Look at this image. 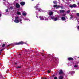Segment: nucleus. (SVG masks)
Returning <instances> with one entry per match:
<instances>
[{
  "label": "nucleus",
  "mask_w": 79,
  "mask_h": 79,
  "mask_svg": "<svg viewBox=\"0 0 79 79\" xmlns=\"http://www.w3.org/2000/svg\"><path fill=\"white\" fill-rule=\"evenodd\" d=\"M39 18L41 20H45V21H47L48 20V17H43L42 16H40L39 17Z\"/></svg>",
  "instance_id": "nucleus-1"
},
{
  "label": "nucleus",
  "mask_w": 79,
  "mask_h": 79,
  "mask_svg": "<svg viewBox=\"0 0 79 79\" xmlns=\"http://www.w3.org/2000/svg\"><path fill=\"white\" fill-rule=\"evenodd\" d=\"M51 18L52 20H53L54 21H57L58 20V18L55 17H51Z\"/></svg>",
  "instance_id": "nucleus-2"
},
{
  "label": "nucleus",
  "mask_w": 79,
  "mask_h": 79,
  "mask_svg": "<svg viewBox=\"0 0 79 79\" xmlns=\"http://www.w3.org/2000/svg\"><path fill=\"white\" fill-rule=\"evenodd\" d=\"M24 44V42H23L21 41L19 43H15L14 44L16 45H21V44Z\"/></svg>",
  "instance_id": "nucleus-3"
},
{
  "label": "nucleus",
  "mask_w": 79,
  "mask_h": 79,
  "mask_svg": "<svg viewBox=\"0 0 79 79\" xmlns=\"http://www.w3.org/2000/svg\"><path fill=\"white\" fill-rule=\"evenodd\" d=\"M38 5H37L36 6H35V8H36V10H38L40 12L42 11V10L40 8H38Z\"/></svg>",
  "instance_id": "nucleus-4"
},
{
  "label": "nucleus",
  "mask_w": 79,
  "mask_h": 79,
  "mask_svg": "<svg viewBox=\"0 0 79 79\" xmlns=\"http://www.w3.org/2000/svg\"><path fill=\"white\" fill-rule=\"evenodd\" d=\"M53 7L54 8H56V9H58V8H60V6H57V5H54Z\"/></svg>",
  "instance_id": "nucleus-5"
},
{
  "label": "nucleus",
  "mask_w": 79,
  "mask_h": 79,
  "mask_svg": "<svg viewBox=\"0 0 79 79\" xmlns=\"http://www.w3.org/2000/svg\"><path fill=\"white\" fill-rule=\"evenodd\" d=\"M48 13L49 15H52L53 14V12L49 11V12H48Z\"/></svg>",
  "instance_id": "nucleus-6"
},
{
  "label": "nucleus",
  "mask_w": 79,
  "mask_h": 79,
  "mask_svg": "<svg viewBox=\"0 0 79 79\" xmlns=\"http://www.w3.org/2000/svg\"><path fill=\"white\" fill-rule=\"evenodd\" d=\"M15 7L17 8H19V7H20V6H19V4L17 3L16 4Z\"/></svg>",
  "instance_id": "nucleus-7"
},
{
  "label": "nucleus",
  "mask_w": 79,
  "mask_h": 79,
  "mask_svg": "<svg viewBox=\"0 0 79 79\" xmlns=\"http://www.w3.org/2000/svg\"><path fill=\"white\" fill-rule=\"evenodd\" d=\"M69 6L71 8H73V7H76V4H73L72 5H70Z\"/></svg>",
  "instance_id": "nucleus-8"
},
{
  "label": "nucleus",
  "mask_w": 79,
  "mask_h": 79,
  "mask_svg": "<svg viewBox=\"0 0 79 79\" xmlns=\"http://www.w3.org/2000/svg\"><path fill=\"white\" fill-rule=\"evenodd\" d=\"M25 2H20V4L23 6L24 5H25Z\"/></svg>",
  "instance_id": "nucleus-9"
},
{
  "label": "nucleus",
  "mask_w": 79,
  "mask_h": 79,
  "mask_svg": "<svg viewBox=\"0 0 79 79\" xmlns=\"http://www.w3.org/2000/svg\"><path fill=\"white\" fill-rule=\"evenodd\" d=\"M14 22L15 23H19V21L18 20H16L15 19L14 20Z\"/></svg>",
  "instance_id": "nucleus-10"
},
{
  "label": "nucleus",
  "mask_w": 79,
  "mask_h": 79,
  "mask_svg": "<svg viewBox=\"0 0 79 79\" xmlns=\"http://www.w3.org/2000/svg\"><path fill=\"white\" fill-rule=\"evenodd\" d=\"M63 77H64L63 76H60L59 77V79H63Z\"/></svg>",
  "instance_id": "nucleus-11"
},
{
  "label": "nucleus",
  "mask_w": 79,
  "mask_h": 79,
  "mask_svg": "<svg viewBox=\"0 0 79 79\" xmlns=\"http://www.w3.org/2000/svg\"><path fill=\"white\" fill-rule=\"evenodd\" d=\"M60 72H59V74H62L63 73V70H60Z\"/></svg>",
  "instance_id": "nucleus-12"
},
{
  "label": "nucleus",
  "mask_w": 79,
  "mask_h": 79,
  "mask_svg": "<svg viewBox=\"0 0 79 79\" xmlns=\"http://www.w3.org/2000/svg\"><path fill=\"white\" fill-rule=\"evenodd\" d=\"M65 19H66V18H65L64 17H61V19L63 21H64V20H65Z\"/></svg>",
  "instance_id": "nucleus-13"
},
{
  "label": "nucleus",
  "mask_w": 79,
  "mask_h": 79,
  "mask_svg": "<svg viewBox=\"0 0 79 79\" xmlns=\"http://www.w3.org/2000/svg\"><path fill=\"white\" fill-rule=\"evenodd\" d=\"M60 12L61 13H64V10H60Z\"/></svg>",
  "instance_id": "nucleus-14"
},
{
  "label": "nucleus",
  "mask_w": 79,
  "mask_h": 79,
  "mask_svg": "<svg viewBox=\"0 0 79 79\" xmlns=\"http://www.w3.org/2000/svg\"><path fill=\"white\" fill-rule=\"evenodd\" d=\"M68 60H73V58L72 57H69L68 58Z\"/></svg>",
  "instance_id": "nucleus-15"
},
{
  "label": "nucleus",
  "mask_w": 79,
  "mask_h": 79,
  "mask_svg": "<svg viewBox=\"0 0 79 79\" xmlns=\"http://www.w3.org/2000/svg\"><path fill=\"white\" fill-rule=\"evenodd\" d=\"M17 15H21V13L19 12H17Z\"/></svg>",
  "instance_id": "nucleus-16"
},
{
  "label": "nucleus",
  "mask_w": 79,
  "mask_h": 79,
  "mask_svg": "<svg viewBox=\"0 0 79 79\" xmlns=\"http://www.w3.org/2000/svg\"><path fill=\"white\" fill-rule=\"evenodd\" d=\"M15 19H16L17 20H18L19 19V17L18 16L15 17Z\"/></svg>",
  "instance_id": "nucleus-17"
},
{
  "label": "nucleus",
  "mask_w": 79,
  "mask_h": 79,
  "mask_svg": "<svg viewBox=\"0 0 79 79\" xmlns=\"http://www.w3.org/2000/svg\"><path fill=\"white\" fill-rule=\"evenodd\" d=\"M22 13L23 16H26V14H27V13H25L24 12H23Z\"/></svg>",
  "instance_id": "nucleus-18"
},
{
  "label": "nucleus",
  "mask_w": 79,
  "mask_h": 79,
  "mask_svg": "<svg viewBox=\"0 0 79 79\" xmlns=\"http://www.w3.org/2000/svg\"><path fill=\"white\" fill-rule=\"evenodd\" d=\"M74 67L75 68H77V67H78V65H77V64H75V65H74Z\"/></svg>",
  "instance_id": "nucleus-19"
},
{
  "label": "nucleus",
  "mask_w": 79,
  "mask_h": 79,
  "mask_svg": "<svg viewBox=\"0 0 79 79\" xmlns=\"http://www.w3.org/2000/svg\"><path fill=\"white\" fill-rule=\"evenodd\" d=\"M53 3L55 4H56V3H57V2H56V1H53Z\"/></svg>",
  "instance_id": "nucleus-20"
},
{
  "label": "nucleus",
  "mask_w": 79,
  "mask_h": 79,
  "mask_svg": "<svg viewBox=\"0 0 79 79\" xmlns=\"http://www.w3.org/2000/svg\"><path fill=\"white\" fill-rule=\"evenodd\" d=\"M19 22H20L21 23H22V19H20L19 20Z\"/></svg>",
  "instance_id": "nucleus-21"
},
{
  "label": "nucleus",
  "mask_w": 79,
  "mask_h": 79,
  "mask_svg": "<svg viewBox=\"0 0 79 79\" xmlns=\"http://www.w3.org/2000/svg\"><path fill=\"white\" fill-rule=\"evenodd\" d=\"M73 18V16H71V17L70 18V20H71V19H72Z\"/></svg>",
  "instance_id": "nucleus-22"
},
{
  "label": "nucleus",
  "mask_w": 79,
  "mask_h": 79,
  "mask_svg": "<svg viewBox=\"0 0 79 79\" xmlns=\"http://www.w3.org/2000/svg\"><path fill=\"white\" fill-rule=\"evenodd\" d=\"M5 45V44H3V45H2V47H4Z\"/></svg>",
  "instance_id": "nucleus-23"
},
{
  "label": "nucleus",
  "mask_w": 79,
  "mask_h": 79,
  "mask_svg": "<svg viewBox=\"0 0 79 79\" xmlns=\"http://www.w3.org/2000/svg\"><path fill=\"white\" fill-rule=\"evenodd\" d=\"M76 15L77 16H78V17H79V13H77L76 14Z\"/></svg>",
  "instance_id": "nucleus-24"
},
{
  "label": "nucleus",
  "mask_w": 79,
  "mask_h": 79,
  "mask_svg": "<svg viewBox=\"0 0 79 79\" xmlns=\"http://www.w3.org/2000/svg\"><path fill=\"white\" fill-rule=\"evenodd\" d=\"M75 72L74 71L72 72L71 73L72 74H74Z\"/></svg>",
  "instance_id": "nucleus-25"
},
{
  "label": "nucleus",
  "mask_w": 79,
  "mask_h": 79,
  "mask_svg": "<svg viewBox=\"0 0 79 79\" xmlns=\"http://www.w3.org/2000/svg\"><path fill=\"white\" fill-rule=\"evenodd\" d=\"M70 11L69 10H68V11H67V13H69Z\"/></svg>",
  "instance_id": "nucleus-26"
},
{
  "label": "nucleus",
  "mask_w": 79,
  "mask_h": 79,
  "mask_svg": "<svg viewBox=\"0 0 79 79\" xmlns=\"http://www.w3.org/2000/svg\"><path fill=\"white\" fill-rule=\"evenodd\" d=\"M50 70H48V73H50Z\"/></svg>",
  "instance_id": "nucleus-27"
},
{
  "label": "nucleus",
  "mask_w": 79,
  "mask_h": 79,
  "mask_svg": "<svg viewBox=\"0 0 79 79\" xmlns=\"http://www.w3.org/2000/svg\"><path fill=\"white\" fill-rule=\"evenodd\" d=\"M10 10H12V9H13V7H10Z\"/></svg>",
  "instance_id": "nucleus-28"
},
{
  "label": "nucleus",
  "mask_w": 79,
  "mask_h": 79,
  "mask_svg": "<svg viewBox=\"0 0 79 79\" xmlns=\"http://www.w3.org/2000/svg\"><path fill=\"white\" fill-rule=\"evenodd\" d=\"M8 9H6V12H8Z\"/></svg>",
  "instance_id": "nucleus-29"
},
{
  "label": "nucleus",
  "mask_w": 79,
  "mask_h": 79,
  "mask_svg": "<svg viewBox=\"0 0 79 79\" xmlns=\"http://www.w3.org/2000/svg\"><path fill=\"white\" fill-rule=\"evenodd\" d=\"M10 45H11V44L8 45H7V47H9V46H10Z\"/></svg>",
  "instance_id": "nucleus-30"
},
{
  "label": "nucleus",
  "mask_w": 79,
  "mask_h": 79,
  "mask_svg": "<svg viewBox=\"0 0 79 79\" xmlns=\"http://www.w3.org/2000/svg\"><path fill=\"white\" fill-rule=\"evenodd\" d=\"M54 79H57V77H54Z\"/></svg>",
  "instance_id": "nucleus-31"
},
{
  "label": "nucleus",
  "mask_w": 79,
  "mask_h": 79,
  "mask_svg": "<svg viewBox=\"0 0 79 79\" xmlns=\"http://www.w3.org/2000/svg\"><path fill=\"white\" fill-rule=\"evenodd\" d=\"M77 29H79V26H77Z\"/></svg>",
  "instance_id": "nucleus-32"
},
{
  "label": "nucleus",
  "mask_w": 79,
  "mask_h": 79,
  "mask_svg": "<svg viewBox=\"0 0 79 79\" xmlns=\"http://www.w3.org/2000/svg\"><path fill=\"white\" fill-rule=\"evenodd\" d=\"M60 8H61L62 9H63V6H61L60 7Z\"/></svg>",
  "instance_id": "nucleus-33"
},
{
  "label": "nucleus",
  "mask_w": 79,
  "mask_h": 79,
  "mask_svg": "<svg viewBox=\"0 0 79 79\" xmlns=\"http://www.w3.org/2000/svg\"><path fill=\"white\" fill-rule=\"evenodd\" d=\"M17 68H21V67H17Z\"/></svg>",
  "instance_id": "nucleus-34"
},
{
  "label": "nucleus",
  "mask_w": 79,
  "mask_h": 79,
  "mask_svg": "<svg viewBox=\"0 0 79 79\" xmlns=\"http://www.w3.org/2000/svg\"><path fill=\"white\" fill-rule=\"evenodd\" d=\"M27 19H24V20H26Z\"/></svg>",
  "instance_id": "nucleus-35"
},
{
  "label": "nucleus",
  "mask_w": 79,
  "mask_h": 79,
  "mask_svg": "<svg viewBox=\"0 0 79 79\" xmlns=\"http://www.w3.org/2000/svg\"><path fill=\"white\" fill-rule=\"evenodd\" d=\"M3 50V49H1L0 51L1 52H2V51Z\"/></svg>",
  "instance_id": "nucleus-36"
},
{
  "label": "nucleus",
  "mask_w": 79,
  "mask_h": 79,
  "mask_svg": "<svg viewBox=\"0 0 79 79\" xmlns=\"http://www.w3.org/2000/svg\"><path fill=\"white\" fill-rule=\"evenodd\" d=\"M19 55H20V56H21V54H19Z\"/></svg>",
  "instance_id": "nucleus-37"
},
{
  "label": "nucleus",
  "mask_w": 79,
  "mask_h": 79,
  "mask_svg": "<svg viewBox=\"0 0 79 79\" xmlns=\"http://www.w3.org/2000/svg\"><path fill=\"white\" fill-rule=\"evenodd\" d=\"M36 17H37V18H38V16H37Z\"/></svg>",
  "instance_id": "nucleus-38"
},
{
  "label": "nucleus",
  "mask_w": 79,
  "mask_h": 79,
  "mask_svg": "<svg viewBox=\"0 0 79 79\" xmlns=\"http://www.w3.org/2000/svg\"><path fill=\"white\" fill-rule=\"evenodd\" d=\"M1 16V14H0V17Z\"/></svg>",
  "instance_id": "nucleus-39"
},
{
  "label": "nucleus",
  "mask_w": 79,
  "mask_h": 79,
  "mask_svg": "<svg viewBox=\"0 0 79 79\" xmlns=\"http://www.w3.org/2000/svg\"><path fill=\"white\" fill-rule=\"evenodd\" d=\"M63 16H65V15H63Z\"/></svg>",
  "instance_id": "nucleus-40"
},
{
  "label": "nucleus",
  "mask_w": 79,
  "mask_h": 79,
  "mask_svg": "<svg viewBox=\"0 0 79 79\" xmlns=\"http://www.w3.org/2000/svg\"><path fill=\"white\" fill-rule=\"evenodd\" d=\"M32 1H34V0H31Z\"/></svg>",
  "instance_id": "nucleus-41"
},
{
  "label": "nucleus",
  "mask_w": 79,
  "mask_h": 79,
  "mask_svg": "<svg viewBox=\"0 0 79 79\" xmlns=\"http://www.w3.org/2000/svg\"><path fill=\"white\" fill-rule=\"evenodd\" d=\"M1 55V53H0V55Z\"/></svg>",
  "instance_id": "nucleus-42"
},
{
  "label": "nucleus",
  "mask_w": 79,
  "mask_h": 79,
  "mask_svg": "<svg viewBox=\"0 0 79 79\" xmlns=\"http://www.w3.org/2000/svg\"><path fill=\"white\" fill-rule=\"evenodd\" d=\"M15 0L16 1V0Z\"/></svg>",
  "instance_id": "nucleus-43"
}]
</instances>
